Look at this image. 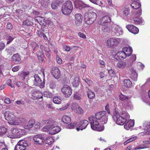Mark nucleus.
I'll return each mask as SVG.
<instances>
[{"instance_id":"f257e3e1","label":"nucleus","mask_w":150,"mask_h":150,"mask_svg":"<svg viewBox=\"0 0 150 150\" xmlns=\"http://www.w3.org/2000/svg\"><path fill=\"white\" fill-rule=\"evenodd\" d=\"M95 117L91 116L88 118L89 122L91 125V127L92 129L98 131H103L104 129V126H102L99 127V123L97 120H99L102 123H107L108 116L107 115L106 112L102 111L96 113Z\"/></svg>"},{"instance_id":"f03ea898","label":"nucleus","mask_w":150,"mask_h":150,"mask_svg":"<svg viewBox=\"0 0 150 150\" xmlns=\"http://www.w3.org/2000/svg\"><path fill=\"white\" fill-rule=\"evenodd\" d=\"M4 115L6 120L8 121V123L10 125H18L21 122L19 119L16 118L15 115L10 112H5Z\"/></svg>"},{"instance_id":"7ed1b4c3","label":"nucleus","mask_w":150,"mask_h":150,"mask_svg":"<svg viewBox=\"0 0 150 150\" xmlns=\"http://www.w3.org/2000/svg\"><path fill=\"white\" fill-rule=\"evenodd\" d=\"M84 17L86 24L90 25L96 20L97 15L93 12H88L85 13Z\"/></svg>"},{"instance_id":"20e7f679","label":"nucleus","mask_w":150,"mask_h":150,"mask_svg":"<svg viewBox=\"0 0 150 150\" xmlns=\"http://www.w3.org/2000/svg\"><path fill=\"white\" fill-rule=\"evenodd\" d=\"M118 110V109L116 108L114 109L112 115V118L116 124L120 125H123L126 122L125 119L123 118L122 117L119 115Z\"/></svg>"},{"instance_id":"39448f33","label":"nucleus","mask_w":150,"mask_h":150,"mask_svg":"<svg viewBox=\"0 0 150 150\" xmlns=\"http://www.w3.org/2000/svg\"><path fill=\"white\" fill-rule=\"evenodd\" d=\"M73 8L72 2L69 1L64 3L62 7V11L64 15H68L71 12Z\"/></svg>"},{"instance_id":"423d86ee","label":"nucleus","mask_w":150,"mask_h":150,"mask_svg":"<svg viewBox=\"0 0 150 150\" xmlns=\"http://www.w3.org/2000/svg\"><path fill=\"white\" fill-rule=\"evenodd\" d=\"M62 91L65 97L68 98L69 97L72 93V90L70 86L67 85H65L63 86L62 89Z\"/></svg>"},{"instance_id":"0eeeda50","label":"nucleus","mask_w":150,"mask_h":150,"mask_svg":"<svg viewBox=\"0 0 150 150\" xmlns=\"http://www.w3.org/2000/svg\"><path fill=\"white\" fill-rule=\"evenodd\" d=\"M30 96L33 99H39L42 98V94L40 92L36 91L34 90L31 91L29 93Z\"/></svg>"},{"instance_id":"6e6552de","label":"nucleus","mask_w":150,"mask_h":150,"mask_svg":"<svg viewBox=\"0 0 150 150\" xmlns=\"http://www.w3.org/2000/svg\"><path fill=\"white\" fill-rule=\"evenodd\" d=\"M33 140L36 144H42L45 142V137L43 134H40L35 136Z\"/></svg>"},{"instance_id":"1a4fd4ad","label":"nucleus","mask_w":150,"mask_h":150,"mask_svg":"<svg viewBox=\"0 0 150 150\" xmlns=\"http://www.w3.org/2000/svg\"><path fill=\"white\" fill-rule=\"evenodd\" d=\"M28 144L25 143V141L20 140L17 143L15 147V150H25Z\"/></svg>"},{"instance_id":"9d476101","label":"nucleus","mask_w":150,"mask_h":150,"mask_svg":"<svg viewBox=\"0 0 150 150\" xmlns=\"http://www.w3.org/2000/svg\"><path fill=\"white\" fill-rule=\"evenodd\" d=\"M88 121L86 120H83L80 121L76 129L77 131L80 130H82L85 129L88 124Z\"/></svg>"},{"instance_id":"9b49d317","label":"nucleus","mask_w":150,"mask_h":150,"mask_svg":"<svg viewBox=\"0 0 150 150\" xmlns=\"http://www.w3.org/2000/svg\"><path fill=\"white\" fill-rule=\"evenodd\" d=\"M34 84L36 86H40V87H42L44 85V81L42 82L40 77L38 75L34 76Z\"/></svg>"},{"instance_id":"f8f14e48","label":"nucleus","mask_w":150,"mask_h":150,"mask_svg":"<svg viewBox=\"0 0 150 150\" xmlns=\"http://www.w3.org/2000/svg\"><path fill=\"white\" fill-rule=\"evenodd\" d=\"M71 83L73 86L75 87L78 86L80 83L79 77L77 75H74L71 77Z\"/></svg>"},{"instance_id":"ddd939ff","label":"nucleus","mask_w":150,"mask_h":150,"mask_svg":"<svg viewBox=\"0 0 150 150\" xmlns=\"http://www.w3.org/2000/svg\"><path fill=\"white\" fill-rule=\"evenodd\" d=\"M111 21L110 17L108 16H105L102 17L98 23L100 25H104L105 24L110 23Z\"/></svg>"},{"instance_id":"4468645a","label":"nucleus","mask_w":150,"mask_h":150,"mask_svg":"<svg viewBox=\"0 0 150 150\" xmlns=\"http://www.w3.org/2000/svg\"><path fill=\"white\" fill-rule=\"evenodd\" d=\"M51 129L48 130L49 133L53 135L59 132L61 130L59 126H54L53 124L51 125Z\"/></svg>"},{"instance_id":"2eb2a0df","label":"nucleus","mask_w":150,"mask_h":150,"mask_svg":"<svg viewBox=\"0 0 150 150\" xmlns=\"http://www.w3.org/2000/svg\"><path fill=\"white\" fill-rule=\"evenodd\" d=\"M126 27L130 32L133 34H137L139 32L138 28L133 25H128Z\"/></svg>"},{"instance_id":"dca6fc26","label":"nucleus","mask_w":150,"mask_h":150,"mask_svg":"<svg viewBox=\"0 0 150 150\" xmlns=\"http://www.w3.org/2000/svg\"><path fill=\"white\" fill-rule=\"evenodd\" d=\"M82 15L80 13H77L75 15V25L77 26H79L81 25L82 22Z\"/></svg>"},{"instance_id":"f3484780","label":"nucleus","mask_w":150,"mask_h":150,"mask_svg":"<svg viewBox=\"0 0 150 150\" xmlns=\"http://www.w3.org/2000/svg\"><path fill=\"white\" fill-rule=\"evenodd\" d=\"M121 15L124 18H127L130 15V11L128 7H124L121 10Z\"/></svg>"},{"instance_id":"a211bd4d","label":"nucleus","mask_w":150,"mask_h":150,"mask_svg":"<svg viewBox=\"0 0 150 150\" xmlns=\"http://www.w3.org/2000/svg\"><path fill=\"white\" fill-rule=\"evenodd\" d=\"M51 74L56 79L59 78L60 76V71L58 68L54 67L52 68Z\"/></svg>"},{"instance_id":"6ab92c4d","label":"nucleus","mask_w":150,"mask_h":150,"mask_svg":"<svg viewBox=\"0 0 150 150\" xmlns=\"http://www.w3.org/2000/svg\"><path fill=\"white\" fill-rule=\"evenodd\" d=\"M118 42V39L113 38H110L107 41L108 45L110 47L117 45Z\"/></svg>"},{"instance_id":"aec40b11","label":"nucleus","mask_w":150,"mask_h":150,"mask_svg":"<svg viewBox=\"0 0 150 150\" xmlns=\"http://www.w3.org/2000/svg\"><path fill=\"white\" fill-rule=\"evenodd\" d=\"M130 74V77L134 81H136L137 80L138 75L136 71L133 69H131L129 70Z\"/></svg>"},{"instance_id":"412c9836","label":"nucleus","mask_w":150,"mask_h":150,"mask_svg":"<svg viewBox=\"0 0 150 150\" xmlns=\"http://www.w3.org/2000/svg\"><path fill=\"white\" fill-rule=\"evenodd\" d=\"M35 123V120L33 119L29 121L28 123L24 125V128L27 129H29L33 127V125Z\"/></svg>"},{"instance_id":"4be33fe9","label":"nucleus","mask_w":150,"mask_h":150,"mask_svg":"<svg viewBox=\"0 0 150 150\" xmlns=\"http://www.w3.org/2000/svg\"><path fill=\"white\" fill-rule=\"evenodd\" d=\"M134 122L132 120L128 121L124 125V128L127 130H129L131 127L134 126Z\"/></svg>"},{"instance_id":"5701e85b","label":"nucleus","mask_w":150,"mask_h":150,"mask_svg":"<svg viewBox=\"0 0 150 150\" xmlns=\"http://www.w3.org/2000/svg\"><path fill=\"white\" fill-rule=\"evenodd\" d=\"M12 60L15 63L20 62L21 61V56L18 53L16 54L13 56Z\"/></svg>"},{"instance_id":"b1692460","label":"nucleus","mask_w":150,"mask_h":150,"mask_svg":"<svg viewBox=\"0 0 150 150\" xmlns=\"http://www.w3.org/2000/svg\"><path fill=\"white\" fill-rule=\"evenodd\" d=\"M122 50L125 52V54L127 56H130L132 53V50L131 47H125L122 49Z\"/></svg>"},{"instance_id":"393cba45","label":"nucleus","mask_w":150,"mask_h":150,"mask_svg":"<svg viewBox=\"0 0 150 150\" xmlns=\"http://www.w3.org/2000/svg\"><path fill=\"white\" fill-rule=\"evenodd\" d=\"M115 56L118 57L120 59H123L125 58L127 56L125 54V52L122 50L117 52Z\"/></svg>"},{"instance_id":"a878e982","label":"nucleus","mask_w":150,"mask_h":150,"mask_svg":"<svg viewBox=\"0 0 150 150\" xmlns=\"http://www.w3.org/2000/svg\"><path fill=\"white\" fill-rule=\"evenodd\" d=\"M122 28L118 25H115L114 32L117 36H119L122 34Z\"/></svg>"},{"instance_id":"bb28decb","label":"nucleus","mask_w":150,"mask_h":150,"mask_svg":"<svg viewBox=\"0 0 150 150\" xmlns=\"http://www.w3.org/2000/svg\"><path fill=\"white\" fill-rule=\"evenodd\" d=\"M135 24H143L144 21L141 17H137L133 18Z\"/></svg>"},{"instance_id":"cd10ccee","label":"nucleus","mask_w":150,"mask_h":150,"mask_svg":"<svg viewBox=\"0 0 150 150\" xmlns=\"http://www.w3.org/2000/svg\"><path fill=\"white\" fill-rule=\"evenodd\" d=\"M112 30V27L110 25H107L103 27L102 29L103 32H108Z\"/></svg>"},{"instance_id":"c85d7f7f","label":"nucleus","mask_w":150,"mask_h":150,"mask_svg":"<svg viewBox=\"0 0 150 150\" xmlns=\"http://www.w3.org/2000/svg\"><path fill=\"white\" fill-rule=\"evenodd\" d=\"M31 88V87L30 86L28 85L25 83L22 87L23 91L27 94L29 93V92Z\"/></svg>"},{"instance_id":"c756f323","label":"nucleus","mask_w":150,"mask_h":150,"mask_svg":"<svg viewBox=\"0 0 150 150\" xmlns=\"http://www.w3.org/2000/svg\"><path fill=\"white\" fill-rule=\"evenodd\" d=\"M132 8L134 10H137L141 6L140 4L138 2L134 1L132 2L131 4Z\"/></svg>"},{"instance_id":"7c9ffc66","label":"nucleus","mask_w":150,"mask_h":150,"mask_svg":"<svg viewBox=\"0 0 150 150\" xmlns=\"http://www.w3.org/2000/svg\"><path fill=\"white\" fill-rule=\"evenodd\" d=\"M123 118L125 119L126 122L127 119L129 118V116L128 113L125 111H123L119 114Z\"/></svg>"},{"instance_id":"2f4dec72","label":"nucleus","mask_w":150,"mask_h":150,"mask_svg":"<svg viewBox=\"0 0 150 150\" xmlns=\"http://www.w3.org/2000/svg\"><path fill=\"white\" fill-rule=\"evenodd\" d=\"M132 83L129 79H125L124 81V85L127 88H129L132 86Z\"/></svg>"},{"instance_id":"473e14b6","label":"nucleus","mask_w":150,"mask_h":150,"mask_svg":"<svg viewBox=\"0 0 150 150\" xmlns=\"http://www.w3.org/2000/svg\"><path fill=\"white\" fill-rule=\"evenodd\" d=\"M126 66V63L124 61L120 62H118L117 64V67L121 69L124 68Z\"/></svg>"},{"instance_id":"72a5a7b5","label":"nucleus","mask_w":150,"mask_h":150,"mask_svg":"<svg viewBox=\"0 0 150 150\" xmlns=\"http://www.w3.org/2000/svg\"><path fill=\"white\" fill-rule=\"evenodd\" d=\"M62 122L67 124L69 123L71 121V119L69 117L65 115L63 116L62 118Z\"/></svg>"},{"instance_id":"f704fd0d","label":"nucleus","mask_w":150,"mask_h":150,"mask_svg":"<svg viewBox=\"0 0 150 150\" xmlns=\"http://www.w3.org/2000/svg\"><path fill=\"white\" fill-rule=\"evenodd\" d=\"M60 2L58 1H54L52 2L51 4V7L53 9H56L59 6Z\"/></svg>"},{"instance_id":"c9c22d12","label":"nucleus","mask_w":150,"mask_h":150,"mask_svg":"<svg viewBox=\"0 0 150 150\" xmlns=\"http://www.w3.org/2000/svg\"><path fill=\"white\" fill-rule=\"evenodd\" d=\"M54 142V139L51 137H48L46 138L45 140V142L46 144L49 145L51 144Z\"/></svg>"},{"instance_id":"e433bc0d","label":"nucleus","mask_w":150,"mask_h":150,"mask_svg":"<svg viewBox=\"0 0 150 150\" xmlns=\"http://www.w3.org/2000/svg\"><path fill=\"white\" fill-rule=\"evenodd\" d=\"M76 3H75V5H76V7L77 8H85L86 7H89V6L86 4H84V3H83L82 2H80L79 3V4L78 5L77 4L76 5Z\"/></svg>"},{"instance_id":"4c0bfd02","label":"nucleus","mask_w":150,"mask_h":150,"mask_svg":"<svg viewBox=\"0 0 150 150\" xmlns=\"http://www.w3.org/2000/svg\"><path fill=\"white\" fill-rule=\"evenodd\" d=\"M17 138H19L25 134V130L23 129H18Z\"/></svg>"},{"instance_id":"58836bf2","label":"nucleus","mask_w":150,"mask_h":150,"mask_svg":"<svg viewBox=\"0 0 150 150\" xmlns=\"http://www.w3.org/2000/svg\"><path fill=\"white\" fill-rule=\"evenodd\" d=\"M30 45L34 51H36L39 47V45L38 44L35 42H32Z\"/></svg>"},{"instance_id":"ea45409f","label":"nucleus","mask_w":150,"mask_h":150,"mask_svg":"<svg viewBox=\"0 0 150 150\" xmlns=\"http://www.w3.org/2000/svg\"><path fill=\"white\" fill-rule=\"evenodd\" d=\"M87 96L89 98L92 99L95 96V95L94 92L88 90L87 91Z\"/></svg>"},{"instance_id":"a19ab883","label":"nucleus","mask_w":150,"mask_h":150,"mask_svg":"<svg viewBox=\"0 0 150 150\" xmlns=\"http://www.w3.org/2000/svg\"><path fill=\"white\" fill-rule=\"evenodd\" d=\"M36 34L39 37L42 38L43 37L45 40H46L47 39V37L45 34L42 32L41 31L38 30L36 32Z\"/></svg>"},{"instance_id":"79ce46f5","label":"nucleus","mask_w":150,"mask_h":150,"mask_svg":"<svg viewBox=\"0 0 150 150\" xmlns=\"http://www.w3.org/2000/svg\"><path fill=\"white\" fill-rule=\"evenodd\" d=\"M43 96L44 97H47L48 98H51L53 97V95L52 93L49 91H45L42 96Z\"/></svg>"},{"instance_id":"37998d69","label":"nucleus","mask_w":150,"mask_h":150,"mask_svg":"<svg viewBox=\"0 0 150 150\" xmlns=\"http://www.w3.org/2000/svg\"><path fill=\"white\" fill-rule=\"evenodd\" d=\"M18 129L17 128H13L11 130V132L14 135V137L17 138Z\"/></svg>"},{"instance_id":"c03bdc74","label":"nucleus","mask_w":150,"mask_h":150,"mask_svg":"<svg viewBox=\"0 0 150 150\" xmlns=\"http://www.w3.org/2000/svg\"><path fill=\"white\" fill-rule=\"evenodd\" d=\"M50 88L51 89H54L56 88V82L52 80L49 83Z\"/></svg>"},{"instance_id":"a18cd8bd","label":"nucleus","mask_w":150,"mask_h":150,"mask_svg":"<svg viewBox=\"0 0 150 150\" xmlns=\"http://www.w3.org/2000/svg\"><path fill=\"white\" fill-rule=\"evenodd\" d=\"M6 51H7L9 55H11L13 52L15 51V49L14 47H11L8 48H6Z\"/></svg>"},{"instance_id":"49530a36","label":"nucleus","mask_w":150,"mask_h":150,"mask_svg":"<svg viewBox=\"0 0 150 150\" xmlns=\"http://www.w3.org/2000/svg\"><path fill=\"white\" fill-rule=\"evenodd\" d=\"M0 145L2 147V149L0 150H8V149L6 146V144L4 143V140H0Z\"/></svg>"},{"instance_id":"de8ad7c7","label":"nucleus","mask_w":150,"mask_h":150,"mask_svg":"<svg viewBox=\"0 0 150 150\" xmlns=\"http://www.w3.org/2000/svg\"><path fill=\"white\" fill-rule=\"evenodd\" d=\"M29 74V73L28 72H22L20 74V78L21 79L23 80L24 79L25 77L28 75Z\"/></svg>"},{"instance_id":"09e8293b","label":"nucleus","mask_w":150,"mask_h":150,"mask_svg":"<svg viewBox=\"0 0 150 150\" xmlns=\"http://www.w3.org/2000/svg\"><path fill=\"white\" fill-rule=\"evenodd\" d=\"M132 15L138 16L141 14L142 10L140 9L138 11H136L133 10L132 11Z\"/></svg>"},{"instance_id":"8fccbe9b","label":"nucleus","mask_w":150,"mask_h":150,"mask_svg":"<svg viewBox=\"0 0 150 150\" xmlns=\"http://www.w3.org/2000/svg\"><path fill=\"white\" fill-rule=\"evenodd\" d=\"M82 96L79 93H76L74 96V99L78 100H80Z\"/></svg>"},{"instance_id":"3c124183","label":"nucleus","mask_w":150,"mask_h":150,"mask_svg":"<svg viewBox=\"0 0 150 150\" xmlns=\"http://www.w3.org/2000/svg\"><path fill=\"white\" fill-rule=\"evenodd\" d=\"M7 129L4 127L0 128V136H1L6 132Z\"/></svg>"},{"instance_id":"603ef678","label":"nucleus","mask_w":150,"mask_h":150,"mask_svg":"<svg viewBox=\"0 0 150 150\" xmlns=\"http://www.w3.org/2000/svg\"><path fill=\"white\" fill-rule=\"evenodd\" d=\"M120 99L122 101L127 100L128 99L129 97L125 96L122 93L119 96Z\"/></svg>"},{"instance_id":"864d4df0","label":"nucleus","mask_w":150,"mask_h":150,"mask_svg":"<svg viewBox=\"0 0 150 150\" xmlns=\"http://www.w3.org/2000/svg\"><path fill=\"white\" fill-rule=\"evenodd\" d=\"M53 102L54 103L57 104H59L61 103V100L58 97H54L53 98Z\"/></svg>"},{"instance_id":"5fc2aeb1","label":"nucleus","mask_w":150,"mask_h":150,"mask_svg":"<svg viewBox=\"0 0 150 150\" xmlns=\"http://www.w3.org/2000/svg\"><path fill=\"white\" fill-rule=\"evenodd\" d=\"M76 113L78 114H82L83 113V111L80 107L79 106L76 109Z\"/></svg>"},{"instance_id":"6e6d98bb","label":"nucleus","mask_w":150,"mask_h":150,"mask_svg":"<svg viewBox=\"0 0 150 150\" xmlns=\"http://www.w3.org/2000/svg\"><path fill=\"white\" fill-rule=\"evenodd\" d=\"M145 129L147 130V131L145 132L143 134H144L146 135H150V124L149 125H147L146 127V128Z\"/></svg>"},{"instance_id":"4d7b16f0","label":"nucleus","mask_w":150,"mask_h":150,"mask_svg":"<svg viewBox=\"0 0 150 150\" xmlns=\"http://www.w3.org/2000/svg\"><path fill=\"white\" fill-rule=\"evenodd\" d=\"M23 24L26 25H31L33 24V23L30 21L26 20L23 22Z\"/></svg>"},{"instance_id":"13d9d810","label":"nucleus","mask_w":150,"mask_h":150,"mask_svg":"<svg viewBox=\"0 0 150 150\" xmlns=\"http://www.w3.org/2000/svg\"><path fill=\"white\" fill-rule=\"evenodd\" d=\"M79 106H78V104L76 103L73 102L72 104L71 109L72 110H75L76 109L77 107Z\"/></svg>"},{"instance_id":"bf43d9fd","label":"nucleus","mask_w":150,"mask_h":150,"mask_svg":"<svg viewBox=\"0 0 150 150\" xmlns=\"http://www.w3.org/2000/svg\"><path fill=\"white\" fill-rule=\"evenodd\" d=\"M76 125V123H71L68 125L67 126V128L69 129H72L74 128Z\"/></svg>"},{"instance_id":"052dcab7","label":"nucleus","mask_w":150,"mask_h":150,"mask_svg":"<svg viewBox=\"0 0 150 150\" xmlns=\"http://www.w3.org/2000/svg\"><path fill=\"white\" fill-rule=\"evenodd\" d=\"M6 83L7 84L10 86L11 88H13L14 87V85L12 83V80L11 79H8Z\"/></svg>"},{"instance_id":"680f3d73","label":"nucleus","mask_w":150,"mask_h":150,"mask_svg":"<svg viewBox=\"0 0 150 150\" xmlns=\"http://www.w3.org/2000/svg\"><path fill=\"white\" fill-rule=\"evenodd\" d=\"M40 48L42 51H44L46 52L50 51V49L48 47H45L43 45H41L40 46Z\"/></svg>"},{"instance_id":"e2e57ef3","label":"nucleus","mask_w":150,"mask_h":150,"mask_svg":"<svg viewBox=\"0 0 150 150\" xmlns=\"http://www.w3.org/2000/svg\"><path fill=\"white\" fill-rule=\"evenodd\" d=\"M51 125H47L44 126L42 129V130L44 132H46L51 129Z\"/></svg>"},{"instance_id":"0e129e2a","label":"nucleus","mask_w":150,"mask_h":150,"mask_svg":"<svg viewBox=\"0 0 150 150\" xmlns=\"http://www.w3.org/2000/svg\"><path fill=\"white\" fill-rule=\"evenodd\" d=\"M13 83L18 87H20L23 85V83L22 82L13 81Z\"/></svg>"},{"instance_id":"69168bd1","label":"nucleus","mask_w":150,"mask_h":150,"mask_svg":"<svg viewBox=\"0 0 150 150\" xmlns=\"http://www.w3.org/2000/svg\"><path fill=\"white\" fill-rule=\"evenodd\" d=\"M34 128L35 129H40V123L38 122H35V123L33 125Z\"/></svg>"},{"instance_id":"338daca9","label":"nucleus","mask_w":150,"mask_h":150,"mask_svg":"<svg viewBox=\"0 0 150 150\" xmlns=\"http://www.w3.org/2000/svg\"><path fill=\"white\" fill-rule=\"evenodd\" d=\"M107 1L108 2V4L109 5V6H112V7H113V8L114 9L117 10L116 8H117V7L116 6H115L113 5V4L112 3V0H107Z\"/></svg>"},{"instance_id":"774afa93","label":"nucleus","mask_w":150,"mask_h":150,"mask_svg":"<svg viewBox=\"0 0 150 150\" xmlns=\"http://www.w3.org/2000/svg\"><path fill=\"white\" fill-rule=\"evenodd\" d=\"M38 58L40 61H42L45 58V56L44 54H43L40 55Z\"/></svg>"}]
</instances>
